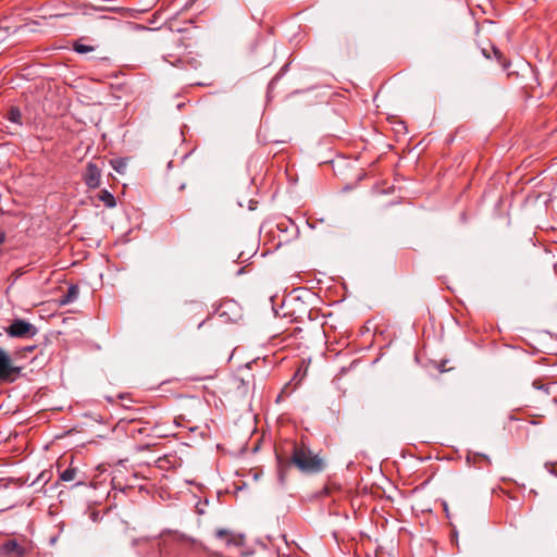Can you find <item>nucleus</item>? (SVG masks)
Returning a JSON list of instances; mask_svg holds the SVG:
<instances>
[{
    "instance_id": "b1692460",
    "label": "nucleus",
    "mask_w": 557,
    "mask_h": 557,
    "mask_svg": "<svg viewBox=\"0 0 557 557\" xmlns=\"http://www.w3.org/2000/svg\"><path fill=\"white\" fill-rule=\"evenodd\" d=\"M304 312L307 314L308 320H309V321H311V319H312V318H311L312 309L310 308V309H308V310H305Z\"/></svg>"
},
{
    "instance_id": "c85d7f7f",
    "label": "nucleus",
    "mask_w": 557,
    "mask_h": 557,
    "mask_svg": "<svg viewBox=\"0 0 557 557\" xmlns=\"http://www.w3.org/2000/svg\"><path fill=\"white\" fill-rule=\"evenodd\" d=\"M26 348L34 349V348H37V346L36 345H32V346H27Z\"/></svg>"
},
{
    "instance_id": "f3484780",
    "label": "nucleus",
    "mask_w": 557,
    "mask_h": 557,
    "mask_svg": "<svg viewBox=\"0 0 557 557\" xmlns=\"http://www.w3.org/2000/svg\"><path fill=\"white\" fill-rule=\"evenodd\" d=\"M339 490V484L333 480H329L321 491V495L329 496L332 495L335 491Z\"/></svg>"
},
{
    "instance_id": "20e7f679",
    "label": "nucleus",
    "mask_w": 557,
    "mask_h": 557,
    "mask_svg": "<svg viewBox=\"0 0 557 557\" xmlns=\"http://www.w3.org/2000/svg\"><path fill=\"white\" fill-rule=\"evenodd\" d=\"M250 58L255 66L265 69L273 62L274 49L265 40L258 41L251 49Z\"/></svg>"
},
{
    "instance_id": "6ab92c4d",
    "label": "nucleus",
    "mask_w": 557,
    "mask_h": 557,
    "mask_svg": "<svg viewBox=\"0 0 557 557\" xmlns=\"http://www.w3.org/2000/svg\"><path fill=\"white\" fill-rule=\"evenodd\" d=\"M267 361V357H256L249 361H246L244 364H237V369H240V368H247V369H251L252 368V364H256V366H259V362H262L264 363Z\"/></svg>"
},
{
    "instance_id": "f03ea898",
    "label": "nucleus",
    "mask_w": 557,
    "mask_h": 557,
    "mask_svg": "<svg viewBox=\"0 0 557 557\" xmlns=\"http://www.w3.org/2000/svg\"><path fill=\"white\" fill-rule=\"evenodd\" d=\"M34 553L32 541L26 537L21 540L9 539L0 545L1 557H26Z\"/></svg>"
},
{
    "instance_id": "39448f33",
    "label": "nucleus",
    "mask_w": 557,
    "mask_h": 557,
    "mask_svg": "<svg viewBox=\"0 0 557 557\" xmlns=\"http://www.w3.org/2000/svg\"><path fill=\"white\" fill-rule=\"evenodd\" d=\"M104 164L106 160L102 157L87 163L83 173V181L88 188L95 189L100 186L101 172Z\"/></svg>"
},
{
    "instance_id": "f257e3e1",
    "label": "nucleus",
    "mask_w": 557,
    "mask_h": 557,
    "mask_svg": "<svg viewBox=\"0 0 557 557\" xmlns=\"http://www.w3.org/2000/svg\"><path fill=\"white\" fill-rule=\"evenodd\" d=\"M289 446L290 455L285 459L276 453L278 479L281 483L285 482L286 471L290 467H295L305 474L313 472V454L309 445L305 444L304 440H301L299 443H289Z\"/></svg>"
},
{
    "instance_id": "1a4fd4ad",
    "label": "nucleus",
    "mask_w": 557,
    "mask_h": 557,
    "mask_svg": "<svg viewBox=\"0 0 557 557\" xmlns=\"http://www.w3.org/2000/svg\"><path fill=\"white\" fill-rule=\"evenodd\" d=\"M34 350H13L12 356L13 359L17 360L18 363V373L22 375V371L26 368L28 363L35 362L38 359V356L29 357L27 352H33Z\"/></svg>"
},
{
    "instance_id": "aec40b11",
    "label": "nucleus",
    "mask_w": 557,
    "mask_h": 557,
    "mask_svg": "<svg viewBox=\"0 0 557 557\" xmlns=\"http://www.w3.org/2000/svg\"><path fill=\"white\" fill-rule=\"evenodd\" d=\"M532 386H533L535 389L543 391L545 394H549V387H548L546 384H544V383L542 382V380H539V379H537V380H534V381L532 382Z\"/></svg>"
},
{
    "instance_id": "7ed1b4c3",
    "label": "nucleus",
    "mask_w": 557,
    "mask_h": 557,
    "mask_svg": "<svg viewBox=\"0 0 557 557\" xmlns=\"http://www.w3.org/2000/svg\"><path fill=\"white\" fill-rule=\"evenodd\" d=\"M17 363L12 351L0 350V382L13 383L20 377Z\"/></svg>"
},
{
    "instance_id": "423d86ee",
    "label": "nucleus",
    "mask_w": 557,
    "mask_h": 557,
    "mask_svg": "<svg viewBox=\"0 0 557 557\" xmlns=\"http://www.w3.org/2000/svg\"><path fill=\"white\" fill-rule=\"evenodd\" d=\"M10 337L28 339L36 335L37 327L23 319H14L5 329Z\"/></svg>"
},
{
    "instance_id": "6e6552de",
    "label": "nucleus",
    "mask_w": 557,
    "mask_h": 557,
    "mask_svg": "<svg viewBox=\"0 0 557 557\" xmlns=\"http://www.w3.org/2000/svg\"><path fill=\"white\" fill-rule=\"evenodd\" d=\"M59 480L63 482L75 481L74 486H86L88 484L85 473L72 466L60 472Z\"/></svg>"
},
{
    "instance_id": "9b49d317",
    "label": "nucleus",
    "mask_w": 557,
    "mask_h": 557,
    "mask_svg": "<svg viewBox=\"0 0 557 557\" xmlns=\"http://www.w3.org/2000/svg\"><path fill=\"white\" fill-rule=\"evenodd\" d=\"M302 333V329L301 327H295L293 333L288 334V335H285V336H278V335H271L270 336V345L272 346H277V345H281L283 344L284 342H286L288 338L290 337H300L302 338V336H300V334Z\"/></svg>"
},
{
    "instance_id": "a878e982",
    "label": "nucleus",
    "mask_w": 557,
    "mask_h": 557,
    "mask_svg": "<svg viewBox=\"0 0 557 557\" xmlns=\"http://www.w3.org/2000/svg\"><path fill=\"white\" fill-rule=\"evenodd\" d=\"M235 352L236 350H232L230 357H228V361L232 362L234 360V357H235Z\"/></svg>"
},
{
    "instance_id": "5701e85b",
    "label": "nucleus",
    "mask_w": 557,
    "mask_h": 557,
    "mask_svg": "<svg viewBox=\"0 0 557 557\" xmlns=\"http://www.w3.org/2000/svg\"><path fill=\"white\" fill-rule=\"evenodd\" d=\"M300 345H301L300 343H298V344H285L281 348H283V349H286V348H300Z\"/></svg>"
},
{
    "instance_id": "0eeeda50",
    "label": "nucleus",
    "mask_w": 557,
    "mask_h": 557,
    "mask_svg": "<svg viewBox=\"0 0 557 557\" xmlns=\"http://www.w3.org/2000/svg\"><path fill=\"white\" fill-rule=\"evenodd\" d=\"M309 366L310 360H308L307 363H305V361L302 360L301 366L296 370L292 380L288 383H286L285 386L282 388L276 399L277 403L281 401L283 397H287L293 391L297 388L302 379L306 376Z\"/></svg>"
},
{
    "instance_id": "f8f14e48",
    "label": "nucleus",
    "mask_w": 557,
    "mask_h": 557,
    "mask_svg": "<svg viewBox=\"0 0 557 557\" xmlns=\"http://www.w3.org/2000/svg\"><path fill=\"white\" fill-rule=\"evenodd\" d=\"M78 293H79L78 285L71 284L69 286V288H67L66 294H64L60 298V300H59L60 305H66V304H70V302L74 301L77 298Z\"/></svg>"
},
{
    "instance_id": "dca6fc26",
    "label": "nucleus",
    "mask_w": 557,
    "mask_h": 557,
    "mask_svg": "<svg viewBox=\"0 0 557 557\" xmlns=\"http://www.w3.org/2000/svg\"><path fill=\"white\" fill-rule=\"evenodd\" d=\"M109 163L117 173L123 174L127 165V158L111 159Z\"/></svg>"
},
{
    "instance_id": "ddd939ff",
    "label": "nucleus",
    "mask_w": 557,
    "mask_h": 557,
    "mask_svg": "<svg viewBox=\"0 0 557 557\" xmlns=\"http://www.w3.org/2000/svg\"><path fill=\"white\" fill-rule=\"evenodd\" d=\"M98 199L102 201L108 208H114L116 206L115 197L107 189H102L98 194Z\"/></svg>"
},
{
    "instance_id": "4468645a",
    "label": "nucleus",
    "mask_w": 557,
    "mask_h": 557,
    "mask_svg": "<svg viewBox=\"0 0 557 557\" xmlns=\"http://www.w3.org/2000/svg\"><path fill=\"white\" fill-rule=\"evenodd\" d=\"M7 117L9 121H11L15 124H18V125L23 124L22 112L18 107H15V106L10 107L7 112Z\"/></svg>"
},
{
    "instance_id": "cd10ccee",
    "label": "nucleus",
    "mask_w": 557,
    "mask_h": 557,
    "mask_svg": "<svg viewBox=\"0 0 557 557\" xmlns=\"http://www.w3.org/2000/svg\"><path fill=\"white\" fill-rule=\"evenodd\" d=\"M300 319H301V314H300V313H299V314H297V315H295V318H294V320H295V321H298V320H300Z\"/></svg>"
},
{
    "instance_id": "a211bd4d",
    "label": "nucleus",
    "mask_w": 557,
    "mask_h": 557,
    "mask_svg": "<svg viewBox=\"0 0 557 557\" xmlns=\"http://www.w3.org/2000/svg\"><path fill=\"white\" fill-rule=\"evenodd\" d=\"M235 383H236V388L238 391V393L242 395V396H246L248 394V383L245 382L244 379H240V377H237L235 379Z\"/></svg>"
},
{
    "instance_id": "4be33fe9",
    "label": "nucleus",
    "mask_w": 557,
    "mask_h": 557,
    "mask_svg": "<svg viewBox=\"0 0 557 557\" xmlns=\"http://www.w3.org/2000/svg\"><path fill=\"white\" fill-rule=\"evenodd\" d=\"M545 468L549 473L557 476V461L546 462Z\"/></svg>"
},
{
    "instance_id": "2eb2a0df",
    "label": "nucleus",
    "mask_w": 557,
    "mask_h": 557,
    "mask_svg": "<svg viewBox=\"0 0 557 557\" xmlns=\"http://www.w3.org/2000/svg\"><path fill=\"white\" fill-rule=\"evenodd\" d=\"M72 48L75 52L79 54H85L95 50L94 46L85 45L83 42V38L73 41Z\"/></svg>"
},
{
    "instance_id": "c756f323",
    "label": "nucleus",
    "mask_w": 557,
    "mask_h": 557,
    "mask_svg": "<svg viewBox=\"0 0 557 557\" xmlns=\"http://www.w3.org/2000/svg\"><path fill=\"white\" fill-rule=\"evenodd\" d=\"M296 290H297V292H300V293H301V292H305V289H304V288H298V289H296Z\"/></svg>"
},
{
    "instance_id": "412c9836",
    "label": "nucleus",
    "mask_w": 557,
    "mask_h": 557,
    "mask_svg": "<svg viewBox=\"0 0 557 557\" xmlns=\"http://www.w3.org/2000/svg\"><path fill=\"white\" fill-rule=\"evenodd\" d=\"M325 469V462L319 455H315V473Z\"/></svg>"
},
{
    "instance_id": "393cba45",
    "label": "nucleus",
    "mask_w": 557,
    "mask_h": 557,
    "mask_svg": "<svg viewBox=\"0 0 557 557\" xmlns=\"http://www.w3.org/2000/svg\"><path fill=\"white\" fill-rule=\"evenodd\" d=\"M5 240V234L3 232L0 233V246L4 243Z\"/></svg>"
},
{
    "instance_id": "bb28decb",
    "label": "nucleus",
    "mask_w": 557,
    "mask_h": 557,
    "mask_svg": "<svg viewBox=\"0 0 557 557\" xmlns=\"http://www.w3.org/2000/svg\"><path fill=\"white\" fill-rule=\"evenodd\" d=\"M435 367H436V368H438V369H441L442 371H444V370H445V369H444V368H445V363H444V362H442V363H440V364H435Z\"/></svg>"
},
{
    "instance_id": "9d476101",
    "label": "nucleus",
    "mask_w": 557,
    "mask_h": 557,
    "mask_svg": "<svg viewBox=\"0 0 557 557\" xmlns=\"http://www.w3.org/2000/svg\"><path fill=\"white\" fill-rule=\"evenodd\" d=\"M215 536L223 540L227 545L240 546L243 545L244 537L242 535H235L226 529H218Z\"/></svg>"
},
{
    "instance_id": "7c9ffc66",
    "label": "nucleus",
    "mask_w": 557,
    "mask_h": 557,
    "mask_svg": "<svg viewBox=\"0 0 557 557\" xmlns=\"http://www.w3.org/2000/svg\"><path fill=\"white\" fill-rule=\"evenodd\" d=\"M419 359H420V356L417 354L416 355V360L419 361Z\"/></svg>"
}]
</instances>
